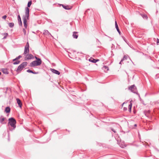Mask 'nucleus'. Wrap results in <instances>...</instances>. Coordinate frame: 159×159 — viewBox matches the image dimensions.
Masks as SVG:
<instances>
[{
	"instance_id": "f257e3e1",
	"label": "nucleus",
	"mask_w": 159,
	"mask_h": 159,
	"mask_svg": "<svg viewBox=\"0 0 159 159\" xmlns=\"http://www.w3.org/2000/svg\"><path fill=\"white\" fill-rule=\"evenodd\" d=\"M8 121V125H10L13 128V129H14L16 127V120L13 117H11L9 119Z\"/></svg>"
},
{
	"instance_id": "f03ea898",
	"label": "nucleus",
	"mask_w": 159,
	"mask_h": 159,
	"mask_svg": "<svg viewBox=\"0 0 159 159\" xmlns=\"http://www.w3.org/2000/svg\"><path fill=\"white\" fill-rule=\"evenodd\" d=\"M27 65V62H23L22 63L20 64L16 70L17 72L21 71L23 68L25 67Z\"/></svg>"
},
{
	"instance_id": "7ed1b4c3",
	"label": "nucleus",
	"mask_w": 159,
	"mask_h": 159,
	"mask_svg": "<svg viewBox=\"0 0 159 159\" xmlns=\"http://www.w3.org/2000/svg\"><path fill=\"white\" fill-rule=\"evenodd\" d=\"M41 63L38 61H34L30 63V67H34L37 66H40Z\"/></svg>"
},
{
	"instance_id": "20e7f679",
	"label": "nucleus",
	"mask_w": 159,
	"mask_h": 159,
	"mask_svg": "<svg viewBox=\"0 0 159 159\" xmlns=\"http://www.w3.org/2000/svg\"><path fill=\"white\" fill-rule=\"evenodd\" d=\"M29 44L28 42H27L26 45L25 47L24 51L23 54L24 55H27L29 53Z\"/></svg>"
},
{
	"instance_id": "39448f33",
	"label": "nucleus",
	"mask_w": 159,
	"mask_h": 159,
	"mask_svg": "<svg viewBox=\"0 0 159 159\" xmlns=\"http://www.w3.org/2000/svg\"><path fill=\"white\" fill-rule=\"evenodd\" d=\"M129 90H130L131 92L134 93H136L137 92L136 88L134 85H132L129 86Z\"/></svg>"
},
{
	"instance_id": "423d86ee",
	"label": "nucleus",
	"mask_w": 159,
	"mask_h": 159,
	"mask_svg": "<svg viewBox=\"0 0 159 159\" xmlns=\"http://www.w3.org/2000/svg\"><path fill=\"white\" fill-rule=\"evenodd\" d=\"M25 16H23V17L24 18H26L27 19H29V14L30 12L29 9L28 7H26L25 8Z\"/></svg>"
},
{
	"instance_id": "0eeeda50",
	"label": "nucleus",
	"mask_w": 159,
	"mask_h": 159,
	"mask_svg": "<svg viewBox=\"0 0 159 159\" xmlns=\"http://www.w3.org/2000/svg\"><path fill=\"white\" fill-rule=\"evenodd\" d=\"M26 55V56L25 58V60L30 59L33 58V55L31 54H28L27 55Z\"/></svg>"
},
{
	"instance_id": "6e6552de",
	"label": "nucleus",
	"mask_w": 159,
	"mask_h": 159,
	"mask_svg": "<svg viewBox=\"0 0 159 159\" xmlns=\"http://www.w3.org/2000/svg\"><path fill=\"white\" fill-rule=\"evenodd\" d=\"M50 70L53 73L56 74H57L58 75H59L60 74V72L58 71L55 69L51 68L50 69Z\"/></svg>"
},
{
	"instance_id": "1a4fd4ad",
	"label": "nucleus",
	"mask_w": 159,
	"mask_h": 159,
	"mask_svg": "<svg viewBox=\"0 0 159 159\" xmlns=\"http://www.w3.org/2000/svg\"><path fill=\"white\" fill-rule=\"evenodd\" d=\"M23 23L24 26L25 28V29L27 28V20H29V19H27L26 18L23 17Z\"/></svg>"
},
{
	"instance_id": "9d476101",
	"label": "nucleus",
	"mask_w": 159,
	"mask_h": 159,
	"mask_svg": "<svg viewBox=\"0 0 159 159\" xmlns=\"http://www.w3.org/2000/svg\"><path fill=\"white\" fill-rule=\"evenodd\" d=\"M6 119L4 117L2 116H1L0 117V123L2 124H6V122H4L5 120Z\"/></svg>"
},
{
	"instance_id": "9b49d317",
	"label": "nucleus",
	"mask_w": 159,
	"mask_h": 159,
	"mask_svg": "<svg viewBox=\"0 0 159 159\" xmlns=\"http://www.w3.org/2000/svg\"><path fill=\"white\" fill-rule=\"evenodd\" d=\"M78 36V32L75 31L73 33L72 36L74 39H77Z\"/></svg>"
},
{
	"instance_id": "f8f14e48",
	"label": "nucleus",
	"mask_w": 159,
	"mask_h": 159,
	"mask_svg": "<svg viewBox=\"0 0 159 159\" xmlns=\"http://www.w3.org/2000/svg\"><path fill=\"white\" fill-rule=\"evenodd\" d=\"M43 34L44 35H47L48 36L49 35L52 36L51 34L48 32V30H44V32H43Z\"/></svg>"
},
{
	"instance_id": "ddd939ff",
	"label": "nucleus",
	"mask_w": 159,
	"mask_h": 159,
	"mask_svg": "<svg viewBox=\"0 0 159 159\" xmlns=\"http://www.w3.org/2000/svg\"><path fill=\"white\" fill-rule=\"evenodd\" d=\"M89 61L95 63L97 61H98L99 60L98 59H94L93 58H91L90 59H89Z\"/></svg>"
},
{
	"instance_id": "4468645a",
	"label": "nucleus",
	"mask_w": 159,
	"mask_h": 159,
	"mask_svg": "<svg viewBox=\"0 0 159 159\" xmlns=\"http://www.w3.org/2000/svg\"><path fill=\"white\" fill-rule=\"evenodd\" d=\"M16 100L17 101V102L18 104L19 107L20 108L21 107L22 103L21 101L18 98H16Z\"/></svg>"
},
{
	"instance_id": "2eb2a0df",
	"label": "nucleus",
	"mask_w": 159,
	"mask_h": 159,
	"mask_svg": "<svg viewBox=\"0 0 159 159\" xmlns=\"http://www.w3.org/2000/svg\"><path fill=\"white\" fill-rule=\"evenodd\" d=\"M115 25L117 31L120 34V30H119V29L118 26V25L117 24V22H116V21L115 22Z\"/></svg>"
},
{
	"instance_id": "dca6fc26",
	"label": "nucleus",
	"mask_w": 159,
	"mask_h": 159,
	"mask_svg": "<svg viewBox=\"0 0 159 159\" xmlns=\"http://www.w3.org/2000/svg\"><path fill=\"white\" fill-rule=\"evenodd\" d=\"M18 24L20 25H22V23L21 22V19L20 17V16L19 15L18 16Z\"/></svg>"
},
{
	"instance_id": "f3484780",
	"label": "nucleus",
	"mask_w": 159,
	"mask_h": 159,
	"mask_svg": "<svg viewBox=\"0 0 159 159\" xmlns=\"http://www.w3.org/2000/svg\"><path fill=\"white\" fill-rule=\"evenodd\" d=\"M61 5H62L63 7L66 10H70L71 9L69 7V6L68 5L67 6H65L64 5H63V4Z\"/></svg>"
},
{
	"instance_id": "a211bd4d",
	"label": "nucleus",
	"mask_w": 159,
	"mask_h": 159,
	"mask_svg": "<svg viewBox=\"0 0 159 159\" xmlns=\"http://www.w3.org/2000/svg\"><path fill=\"white\" fill-rule=\"evenodd\" d=\"M2 72L5 74H8V72L7 69H2Z\"/></svg>"
},
{
	"instance_id": "6ab92c4d",
	"label": "nucleus",
	"mask_w": 159,
	"mask_h": 159,
	"mask_svg": "<svg viewBox=\"0 0 159 159\" xmlns=\"http://www.w3.org/2000/svg\"><path fill=\"white\" fill-rule=\"evenodd\" d=\"M140 15L142 17L145 19H147L148 18V17L147 15L145 14H141Z\"/></svg>"
},
{
	"instance_id": "aec40b11",
	"label": "nucleus",
	"mask_w": 159,
	"mask_h": 159,
	"mask_svg": "<svg viewBox=\"0 0 159 159\" xmlns=\"http://www.w3.org/2000/svg\"><path fill=\"white\" fill-rule=\"evenodd\" d=\"M10 109L9 107H6L5 111L7 113H9L10 111Z\"/></svg>"
},
{
	"instance_id": "412c9836",
	"label": "nucleus",
	"mask_w": 159,
	"mask_h": 159,
	"mask_svg": "<svg viewBox=\"0 0 159 159\" xmlns=\"http://www.w3.org/2000/svg\"><path fill=\"white\" fill-rule=\"evenodd\" d=\"M35 59H36V61H38L39 62L42 63V61L40 58H39L37 57H36V56H35Z\"/></svg>"
},
{
	"instance_id": "4be33fe9",
	"label": "nucleus",
	"mask_w": 159,
	"mask_h": 159,
	"mask_svg": "<svg viewBox=\"0 0 159 159\" xmlns=\"http://www.w3.org/2000/svg\"><path fill=\"white\" fill-rule=\"evenodd\" d=\"M35 59H36V61H38L39 62L42 63V61L40 58H39L37 57H36V56H35Z\"/></svg>"
},
{
	"instance_id": "5701e85b",
	"label": "nucleus",
	"mask_w": 159,
	"mask_h": 159,
	"mask_svg": "<svg viewBox=\"0 0 159 159\" xmlns=\"http://www.w3.org/2000/svg\"><path fill=\"white\" fill-rule=\"evenodd\" d=\"M8 25L10 27L12 28L14 26V23L12 22L9 23H8Z\"/></svg>"
},
{
	"instance_id": "b1692460",
	"label": "nucleus",
	"mask_w": 159,
	"mask_h": 159,
	"mask_svg": "<svg viewBox=\"0 0 159 159\" xmlns=\"http://www.w3.org/2000/svg\"><path fill=\"white\" fill-rule=\"evenodd\" d=\"M20 61L18 60H16L15 61L13 62V64L14 65H17L20 63Z\"/></svg>"
},
{
	"instance_id": "393cba45",
	"label": "nucleus",
	"mask_w": 159,
	"mask_h": 159,
	"mask_svg": "<svg viewBox=\"0 0 159 159\" xmlns=\"http://www.w3.org/2000/svg\"><path fill=\"white\" fill-rule=\"evenodd\" d=\"M32 4V1H29L28 3V4H27V7L28 8V7H30L31 5Z\"/></svg>"
},
{
	"instance_id": "a878e982",
	"label": "nucleus",
	"mask_w": 159,
	"mask_h": 159,
	"mask_svg": "<svg viewBox=\"0 0 159 159\" xmlns=\"http://www.w3.org/2000/svg\"><path fill=\"white\" fill-rule=\"evenodd\" d=\"M132 105V104L131 103H130V104L129 105L128 108L129 109V111L130 112L131 111Z\"/></svg>"
},
{
	"instance_id": "bb28decb",
	"label": "nucleus",
	"mask_w": 159,
	"mask_h": 159,
	"mask_svg": "<svg viewBox=\"0 0 159 159\" xmlns=\"http://www.w3.org/2000/svg\"><path fill=\"white\" fill-rule=\"evenodd\" d=\"M4 35H5V36L3 37V39H4L6 38L7 36L8 35V34L7 33H4Z\"/></svg>"
},
{
	"instance_id": "cd10ccee",
	"label": "nucleus",
	"mask_w": 159,
	"mask_h": 159,
	"mask_svg": "<svg viewBox=\"0 0 159 159\" xmlns=\"http://www.w3.org/2000/svg\"><path fill=\"white\" fill-rule=\"evenodd\" d=\"M103 68L104 69L107 70H109L108 67L106 66H104L103 67Z\"/></svg>"
},
{
	"instance_id": "c85d7f7f",
	"label": "nucleus",
	"mask_w": 159,
	"mask_h": 159,
	"mask_svg": "<svg viewBox=\"0 0 159 159\" xmlns=\"http://www.w3.org/2000/svg\"><path fill=\"white\" fill-rule=\"evenodd\" d=\"M27 71L29 73H34V72L33 71H32L30 69L27 70Z\"/></svg>"
},
{
	"instance_id": "c756f323",
	"label": "nucleus",
	"mask_w": 159,
	"mask_h": 159,
	"mask_svg": "<svg viewBox=\"0 0 159 159\" xmlns=\"http://www.w3.org/2000/svg\"><path fill=\"white\" fill-rule=\"evenodd\" d=\"M23 31L24 32V34L25 35L26 34V31L25 29L24 28L23 29Z\"/></svg>"
},
{
	"instance_id": "7c9ffc66",
	"label": "nucleus",
	"mask_w": 159,
	"mask_h": 159,
	"mask_svg": "<svg viewBox=\"0 0 159 159\" xmlns=\"http://www.w3.org/2000/svg\"><path fill=\"white\" fill-rule=\"evenodd\" d=\"M21 56L20 55L18 57H17L16 58V59L17 60H19L20 59V58L21 57Z\"/></svg>"
},
{
	"instance_id": "2f4dec72",
	"label": "nucleus",
	"mask_w": 159,
	"mask_h": 159,
	"mask_svg": "<svg viewBox=\"0 0 159 159\" xmlns=\"http://www.w3.org/2000/svg\"><path fill=\"white\" fill-rule=\"evenodd\" d=\"M6 17H7V16L6 15H4L2 17V19H4V20H5L6 19Z\"/></svg>"
},
{
	"instance_id": "473e14b6",
	"label": "nucleus",
	"mask_w": 159,
	"mask_h": 159,
	"mask_svg": "<svg viewBox=\"0 0 159 159\" xmlns=\"http://www.w3.org/2000/svg\"><path fill=\"white\" fill-rule=\"evenodd\" d=\"M127 58V56L126 55H124L123 59H124H124H126Z\"/></svg>"
},
{
	"instance_id": "72a5a7b5",
	"label": "nucleus",
	"mask_w": 159,
	"mask_h": 159,
	"mask_svg": "<svg viewBox=\"0 0 159 159\" xmlns=\"http://www.w3.org/2000/svg\"><path fill=\"white\" fill-rule=\"evenodd\" d=\"M124 61V59H122L120 61V62L119 63V64H121V62L122 61Z\"/></svg>"
},
{
	"instance_id": "f704fd0d",
	"label": "nucleus",
	"mask_w": 159,
	"mask_h": 159,
	"mask_svg": "<svg viewBox=\"0 0 159 159\" xmlns=\"http://www.w3.org/2000/svg\"><path fill=\"white\" fill-rule=\"evenodd\" d=\"M111 130H112L114 133H116V131L115 130H114V129H113V128H111Z\"/></svg>"
},
{
	"instance_id": "c9c22d12",
	"label": "nucleus",
	"mask_w": 159,
	"mask_h": 159,
	"mask_svg": "<svg viewBox=\"0 0 159 159\" xmlns=\"http://www.w3.org/2000/svg\"><path fill=\"white\" fill-rule=\"evenodd\" d=\"M123 109L124 111H126L127 110V108L125 107H124Z\"/></svg>"
},
{
	"instance_id": "e433bc0d",
	"label": "nucleus",
	"mask_w": 159,
	"mask_h": 159,
	"mask_svg": "<svg viewBox=\"0 0 159 159\" xmlns=\"http://www.w3.org/2000/svg\"><path fill=\"white\" fill-rule=\"evenodd\" d=\"M120 146L122 148H124V147H125V146H124L123 145H120Z\"/></svg>"
},
{
	"instance_id": "4c0bfd02",
	"label": "nucleus",
	"mask_w": 159,
	"mask_h": 159,
	"mask_svg": "<svg viewBox=\"0 0 159 159\" xmlns=\"http://www.w3.org/2000/svg\"><path fill=\"white\" fill-rule=\"evenodd\" d=\"M16 60H17L16 59V58H15V59H13L12 60L13 61V62H15L16 61Z\"/></svg>"
},
{
	"instance_id": "58836bf2",
	"label": "nucleus",
	"mask_w": 159,
	"mask_h": 159,
	"mask_svg": "<svg viewBox=\"0 0 159 159\" xmlns=\"http://www.w3.org/2000/svg\"><path fill=\"white\" fill-rule=\"evenodd\" d=\"M38 73V72H34V73H33V74H37Z\"/></svg>"
},
{
	"instance_id": "ea45409f",
	"label": "nucleus",
	"mask_w": 159,
	"mask_h": 159,
	"mask_svg": "<svg viewBox=\"0 0 159 159\" xmlns=\"http://www.w3.org/2000/svg\"><path fill=\"white\" fill-rule=\"evenodd\" d=\"M157 43H159V39H157Z\"/></svg>"
},
{
	"instance_id": "a19ab883",
	"label": "nucleus",
	"mask_w": 159,
	"mask_h": 159,
	"mask_svg": "<svg viewBox=\"0 0 159 159\" xmlns=\"http://www.w3.org/2000/svg\"><path fill=\"white\" fill-rule=\"evenodd\" d=\"M134 126H137V125L135 124L134 125Z\"/></svg>"
},
{
	"instance_id": "79ce46f5",
	"label": "nucleus",
	"mask_w": 159,
	"mask_h": 159,
	"mask_svg": "<svg viewBox=\"0 0 159 159\" xmlns=\"http://www.w3.org/2000/svg\"><path fill=\"white\" fill-rule=\"evenodd\" d=\"M1 72H0V75H1Z\"/></svg>"
},
{
	"instance_id": "37998d69",
	"label": "nucleus",
	"mask_w": 159,
	"mask_h": 159,
	"mask_svg": "<svg viewBox=\"0 0 159 159\" xmlns=\"http://www.w3.org/2000/svg\"><path fill=\"white\" fill-rule=\"evenodd\" d=\"M88 10H89V9H88L87 11H88Z\"/></svg>"
},
{
	"instance_id": "c03bdc74",
	"label": "nucleus",
	"mask_w": 159,
	"mask_h": 159,
	"mask_svg": "<svg viewBox=\"0 0 159 159\" xmlns=\"http://www.w3.org/2000/svg\"><path fill=\"white\" fill-rule=\"evenodd\" d=\"M154 0V1L155 2V0Z\"/></svg>"
}]
</instances>
